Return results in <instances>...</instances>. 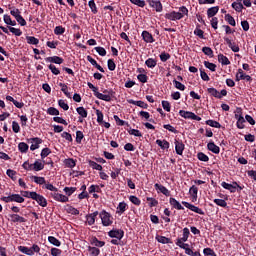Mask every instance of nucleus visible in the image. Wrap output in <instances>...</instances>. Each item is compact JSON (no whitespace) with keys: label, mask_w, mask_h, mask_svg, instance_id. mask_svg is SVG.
<instances>
[{"label":"nucleus","mask_w":256,"mask_h":256,"mask_svg":"<svg viewBox=\"0 0 256 256\" xmlns=\"http://www.w3.org/2000/svg\"><path fill=\"white\" fill-rule=\"evenodd\" d=\"M99 217L104 227H111L113 225V216L109 212L103 210L99 213Z\"/></svg>","instance_id":"nucleus-1"},{"label":"nucleus","mask_w":256,"mask_h":256,"mask_svg":"<svg viewBox=\"0 0 256 256\" xmlns=\"http://www.w3.org/2000/svg\"><path fill=\"white\" fill-rule=\"evenodd\" d=\"M221 187H223V189H226L227 191H230V193H235L236 191H243V189L245 188V186H241L235 181L232 182V184L222 182Z\"/></svg>","instance_id":"nucleus-2"},{"label":"nucleus","mask_w":256,"mask_h":256,"mask_svg":"<svg viewBox=\"0 0 256 256\" xmlns=\"http://www.w3.org/2000/svg\"><path fill=\"white\" fill-rule=\"evenodd\" d=\"M1 31H3V33H6V35H9V31L10 33H13V35H15L16 37H21L23 35V32L21 31V29L19 28H15V27H5V26H0Z\"/></svg>","instance_id":"nucleus-3"},{"label":"nucleus","mask_w":256,"mask_h":256,"mask_svg":"<svg viewBox=\"0 0 256 256\" xmlns=\"http://www.w3.org/2000/svg\"><path fill=\"white\" fill-rule=\"evenodd\" d=\"M148 5L155 9L156 13H161L163 11V4L159 0H147Z\"/></svg>","instance_id":"nucleus-4"},{"label":"nucleus","mask_w":256,"mask_h":256,"mask_svg":"<svg viewBox=\"0 0 256 256\" xmlns=\"http://www.w3.org/2000/svg\"><path fill=\"white\" fill-rule=\"evenodd\" d=\"M109 237H111L112 239H119L121 240L122 237H124L125 232L123 230L120 229H112L108 232Z\"/></svg>","instance_id":"nucleus-5"},{"label":"nucleus","mask_w":256,"mask_h":256,"mask_svg":"<svg viewBox=\"0 0 256 256\" xmlns=\"http://www.w3.org/2000/svg\"><path fill=\"white\" fill-rule=\"evenodd\" d=\"M165 19H169V21H180V19H183V15L176 11H172L165 14Z\"/></svg>","instance_id":"nucleus-6"},{"label":"nucleus","mask_w":256,"mask_h":256,"mask_svg":"<svg viewBox=\"0 0 256 256\" xmlns=\"http://www.w3.org/2000/svg\"><path fill=\"white\" fill-rule=\"evenodd\" d=\"M182 204L187 208L190 209V211H193L194 213H198V215H205V212L203 210L193 204H190L189 202H182Z\"/></svg>","instance_id":"nucleus-7"},{"label":"nucleus","mask_w":256,"mask_h":256,"mask_svg":"<svg viewBox=\"0 0 256 256\" xmlns=\"http://www.w3.org/2000/svg\"><path fill=\"white\" fill-rule=\"evenodd\" d=\"M33 201L37 202L38 205H40V207H46L47 206V199L45 197H43V195H40L36 192V194H34V197L32 198Z\"/></svg>","instance_id":"nucleus-8"},{"label":"nucleus","mask_w":256,"mask_h":256,"mask_svg":"<svg viewBox=\"0 0 256 256\" xmlns=\"http://www.w3.org/2000/svg\"><path fill=\"white\" fill-rule=\"evenodd\" d=\"M174 145L177 155H183V151H185V144H183V141L175 139Z\"/></svg>","instance_id":"nucleus-9"},{"label":"nucleus","mask_w":256,"mask_h":256,"mask_svg":"<svg viewBox=\"0 0 256 256\" xmlns=\"http://www.w3.org/2000/svg\"><path fill=\"white\" fill-rule=\"evenodd\" d=\"M224 41L228 45V47L231 49V51H233V53H239L240 48H239V45H237V43L232 42L231 39L227 37H224Z\"/></svg>","instance_id":"nucleus-10"},{"label":"nucleus","mask_w":256,"mask_h":256,"mask_svg":"<svg viewBox=\"0 0 256 256\" xmlns=\"http://www.w3.org/2000/svg\"><path fill=\"white\" fill-rule=\"evenodd\" d=\"M11 223H26L27 219L19 214H9Z\"/></svg>","instance_id":"nucleus-11"},{"label":"nucleus","mask_w":256,"mask_h":256,"mask_svg":"<svg viewBox=\"0 0 256 256\" xmlns=\"http://www.w3.org/2000/svg\"><path fill=\"white\" fill-rule=\"evenodd\" d=\"M51 195H52L54 201H59L60 203H67L69 201V197H67L63 194L54 192Z\"/></svg>","instance_id":"nucleus-12"},{"label":"nucleus","mask_w":256,"mask_h":256,"mask_svg":"<svg viewBox=\"0 0 256 256\" xmlns=\"http://www.w3.org/2000/svg\"><path fill=\"white\" fill-rule=\"evenodd\" d=\"M97 215H99V211H95L91 214L86 215V224L87 225H95V219H97Z\"/></svg>","instance_id":"nucleus-13"},{"label":"nucleus","mask_w":256,"mask_h":256,"mask_svg":"<svg viewBox=\"0 0 256 256\" xmlns=\"http://www.w3.org/2000/svg\"><path fill=\"white\" fill-rule=\"evenodd\" d=\"M142 38L145 43H155V38H153V35L147 30L142 32Z\"/></svg>","instance_id":"nucleus-14"},{"label":"nucleus","mask_w":256,"mask_h":256,"mask_svg":"<svg viewBox=\"0 0 256 256\" xmlns=\"http://www.w3.org/2000/svg\"><path fill=\"white\" fill-rule=\"evenodd\" d=\"M46 63H55L56 65H61L63 63V58L59 56H50L45 58Z\"/></svg>","instance_id":"nucleus-15"},{"label":"nucleus","mask_w":256,"mask_h":256,"mask_svg":"<svg viewBox=\"0 0 256 256\" xmlns=\"http://www.w3.org/2000/svg\"><path fill=\"white\" fill-rule=\"evenodd\" d=\"M207 149L208 151H211L215 155H219V153L221 152V148H219V146H217L215 142H209L207 144Z\"/></svg>","instance_id":"nucleus-16"},{"label":"nucleus","mask_w":256,"mask_h":256,"mask_svg":"<svg viewBox=\"0 0 256 256\" xmlns=\"http://www.w3.org/2000/svg\"><path fill=\"white\" fill-rule=\"evenodd\" d=\"M156 191H160V193H162L163 195H165L166 197H169L171 195V192L169 191V189H167V187L161 185V184H155L154 185Z\"/></svg>","instance_id":"nucleus-17"},{"label":"nucleus","mask_w":256,"mask_h":256,"mask_svg":"<svg viewBox=\"0 0 256 256\" xmlns=\"http://www.w3.org/2000/svg\"><path fill=\"white\" fill-rule=\"evenodd\" d=\"M33 171H43L45 169V164L41 160H36L33 164Z\"/></svg>","instance_id":"nucleus-18"},{"label":"nucleus","mask_w":256,"mask_h":256,"mask_svg":"<svg viewBox=\"0 0 256 256\" xmlns=\"http://www.w3.org/2000/svg\"><path fill=\"white\" fill-rule=\"evenodd\" d=\"M169 203L174 209H177L178 211H181L184 209L181 203H179V201H177V199L175 198H170Z\"/></svg>","instance_id":"nucleus-19"},{"label":"nucleus","mask_w":256,"mask_h":256,"mask_svg":"<svg viewBox=\"0 0 256 256\" xmlns=\"http://www.w3.org/2000/svg\"><path fill=\"white\" fill-rule=\"evenodd\" d=\"M3 20H4V23L6 25H10V27H15V25H17V22L15 20H12L9 14H5L3 16Z\"/></svg>","instance_id":"nucleus-20"},{"label":"nucleus","mask_w":256,"mask_h":256,"mask_svg":"<svg viewBox=\"0 0 256 256\" xmlns=\"http://www.w3.org/2000/svg\"><path fill=\"white\" fill-rule=\"evenodd\" d=\"M128 103H130V105H137V107H141V109H147V107H149V105H147V103L139 100V101H135V100H128Z\"/></svg>","instance_id":"nucleus-21"},{"label":"nucleus","mask_w":256,"mask_h":256,"mask_svg":"<svg viewBox=\"0 0 256 256\" xmlns=\"http://www.w3.org/2000/svg\"><path fill=\"white\" fill-rule=\"evenodd\" d=\"M186 241H183V239L181 238H178L177 242H176V245L178 247H180V249H184L185 251V254L187 255V249H191L189 248V244L185 243Z\"/></svg>","instance_id":"nucleus-22"},{"label":"nucleus","mask_w":256,"mask_h":256,"mask_svg":"<svg viewBox=\"0 0 256 256\" xmlns=\"http://www.w3.org/2000/svg\"><path fill=\"white\" fill-rule=\"evenodd\" d=\"M12 203H25V198L21 196L20 194H10Z\"/></svg>","instance_id":"nucleus-23"},{"label":"nucleus","mask_w":256,"mask_h":256,"mask_svg":"<svg viewBox=\"0 0 256 256\" xmlns=\"http://www.w3.org/2000/svg\"><path fill=\"white\" fill-rule=\"evenodd\" d=\"M32 141L34 144L30 146L31 151H35V149H39V145L43 143V140H41V138H33Z\"/></svg>","instance_id":"nucleus-24"},{"label":"nucleus","mask_w":256,"mask_h":256,"mask_svg":"<svg viewBox=\"0 0 256 256\" xmlns=\"http://www.w3.org/2000/svg\"><path fill=\"white\" fill-rule=\"evenodd\" d=\"M18 250L21 252V253H24V255H28V256H33V250L29 247H26V246H19L18 247Z\"/></svg>","instance_id":"nucleus-25"},{"label":"nucleus","mask_w":256,"mask_h":256,"mask_svg":"<svg viewBox=\"0 0 256 256\" xmlns=\"http://www.w3.org/2000/svg\"><path fill=\"white\" fill-rule=\"evenodd\" d=\"M94 96L97 97V99H101V101H111V95L103 94L101 92H96V95Z\"/></svg>","instance_id":"nucleus-26"},{"label":"nucleus","mask_w":256,"mask_h":256,"mask_svg":"<svg viewBox=\"0 0 256 256\" xmlns=\"http://www.w3.org/2000/svg\"><path fill=\"white\" fill-rule=\"evenodd\" d=\"M218 61L222 65H231V61H229V58H227V56H225L223 54L218 55Z\"/></svg>","instance_id":"nucleus-27"},{"label":"nucleus","mask_w":256,"mask_h":256,"mask_svg":"<svg viewBox=\"0 0 256 256\" xmlns=\"http://www.w3.org/2000/svg\"><path fill=\"white\" fill-rule=\"evenodd\" d=\"M145 65L148 67V69H154V67H157V60L153 58H148L145 61Z\"/></svg>","instance_id":"nucleus-28"},{"label":"nucleus","mask_w":256,"mask_h":256,"mask_svg":"<svg viewBox=\"0 0 256 256\" xmlns=\"http://www.w3.org/2000/svg\"><path fill=\"white\" fill-rule=\"evenodd\" d=\"M180 117H183L184 119H193V112L185 111V110H180L179 111Z\"/></svg>","instance_id":"nucleus-29"},{"label":"nucleus","mask_w":256,"mask_h":256,"mask_svg":"<svg viewBox=\"0 0 256 256\" xmlns=\"http://www.w3.org/2000/svg\"><path fill=\"white\" fill-rule=\"evenodd\" d=\"M216 13H219V6H214L207 10V15L209 18L215 17Z\"/></svg>","instance_id":"nucleus-30"},{"label":"nucleus","mask_w":256,"mask_h":256,"mask_svg":"<svg viewBox=\"0 0 256 256\" xmlns=\"http://www.w3.org/2000/svg\"><path fill=\"white\" fill-rule=\"evenodd\" d=\"M207 92L209 93V95H212V97H215L216 99H221V93H219V91H217V89L208 88Z\"/></svg>","instance_id":"nucleus-31"},{"label":"nucleus","mask_w":256,"mask_h":256,"mask_svg":"<svg viewBox=\"0 0 256 256\" xmlns=\"http://www.w3.org/2000/svg\"><path fill=\"white\" fill-rule=\"evenodd\" d=\"M189 193H190L191 197L195 201H197V193H199V188H197V186L193 185L192 187H190Z\"/></svg>","instance_id":"nucleus-32"},{"label":"nucleus","mask_w":256,"mask_h":256,"mask_svg":"<svg viewBox=\"0 0 256 256\" xmlns=\"http://www.w3.org/2000/svg\"><path fill=\"white\" fill-rule=\"evenodd\" d=\"M238 75H240V79H242V81L249 82L253 80L250 75H247L243 72V69H238Z\"/></svg>","instance_id":"nucleus-33"},{"label":"nucleus","mask_w":256,"mask_h":256,"mask_svg":"<svg viewBox=\"0 0 256 256\" xmlns=\"http://www.w3.org/2000/svg\"><path fill=\"white\" fill-rule=\"evenodd\" d=\"M156 145L161 149H169V142L167 140H156Z\"/></svg>","instance_id":"nucleus-34"},{"label":"nucleus","mask_w":256,"mask_h":256,"mask_svg":"<svg viewBox=\"0 0 256 256\" xmlns=\"http://www.w3.org/2000/svg\"><path fill=\"white\" fill-rule=\"evenodd\" d=\"M156 241H158V243H162V245H167L169 243H171V239L165 237V236H156Z\"/></svg>","instance_id":"nucleus-35"},{"label":"nucleus","mask_w":256,"mask_h":256,"mask_svg":"<svg viewBox=\"0 0 256 256\" xmlns=\"http://www.w3.org/2000/svg\"><path fill=\"white\" fill-rule=\"evenodd\" d=\"M31 179L36 183L37 185H45V177H39V176H31Z\"/></svg>","instance_id":"nucleus-36"},{"label":"nucleus","mask_w":256,"mask_h":256,"mask_svg":"<svg viewBox=\"0 0 256 256\" xmlns=\"http://www.w3.org/2000/svg\"><path fill=\"white\" fill-rule=\"evenodd\" d=\"M18 149L20 153H27V151H29V145L25 142H20L18 144Z\"/></svg>","instance_id":"nucleus-37"},{"label":"nucleus","mask_w":256,"mask_h":256,"mask_svg":"<svg viewBox=\"0 0 256 256\" xmlns=\"http://www.w3.org/2000/svg\"><path fill=\"white\" fill-rule=\"evenodd\" d=\"M48 241L49 243H51V245H54L55 247H61V241L55 238V236H49Z\"/></svg>","instance_id":"nucleus-38"},{"label":"nucleus","mask_w":256,"mask_h":256,"mask_svg":"<svg viewBox=\"0 0 256 256\" xmlns=\"http://www.w3.org/2000/svg\"><path fill=\"white\" fill-rule=\"evenodd\" d=\"M124 211H127V203L120 202L117 207V213H119L120 215H123Z\"/></svg>","instance_id":"nucleus-39"},{"label":"nucleus","mask_w":256,"mask_h":256,"mask_svg":"<svg viewBox=\"0 0 256 256\" xmlns=\"http://www.w3.org/2000/svg\"><path fill=\"white\" fill-rule=\"evenodd\" d=\"M26 41L28 45H39V39L35 38V36H27Z\"/></svg>","instance_id":"nucleus-40"},{"label":"nucleus","mask_w":256,"mask_h":256,"mask_svg":"<svg viewBox=\"0 0 256 256\" xmlns=\"http://www.w3.org/2000/svg\"><path fill=\"white\" fill-rule=\"evenodd\" d=\"M59 87H61V91L68 97V99H71V93H69V88L67 87V84L60 83Z\"/></svg>","instance_id":"nucleus-41"},{"label":"nucleus","mask_w":256,"mask_h":256,"mask_svg":"<svg viewBox=\"0 0 256 256\" xmlns=\"http://www.w3.org/2000/svg\"><path fill=\"white\" fill-rule=\"evenodd\" d=\"M232 8H234L237 11V13H241L243 9H245V7L243 6V3H239V2H233Z\"/></svg>","instance_id":"nucleus-42"},{"label":"nucleus","mask_w":256,"mask_h":256,"mask_svg":"<svg viewBox=\"0 0 256 256\" xmlns=\"http://www.w3.org/2000/svg\"><path fill=\"white\" fill-rule=\"evenodd\" d=\"M88 251L91 256H99V254L101 253V250H99V248L91 246L88 247Z\"/></svg>","instance_id":"nucleus-43"},{"label":"nucleus","mask_w":256,"mask_h":256,"mask_svg":"<svg viewBox=\"0 0 256 256\" xmlns=\"http://www.w3.org/2000/svg\"><path fill=\"white\" fill-rule=\"evenodd\" d=\"M78 115H80V117H82V119H86L88 113H87V110L83 107H78L76 109Z\"/></svg>","instance_id":"nucleus-44"},{"label":"nucleus","mask_w":256,"mask_h":256,"mask_svg":"<svg viewBox=\"0 0 256 256\" xmlns=\"http://www.w3.org/2000/svg\"><path fill=\"white\" fill-rule=\"evenodd\" d=\"M206 125L210 127H215V129H221V124L215 120H207Z\"/></svg>","instance_id":"nucleus-45"},{"label":"nucleus","mask_w":256,"mask_h":256,"mask_svg":"<svg viewBox=\"0 0 256 256\" xmlns=\"http://www.w3.org/2000/svg\"><path fill=\"white\" fill-rule=\"evenodd\" d=\"M76 191H77L76 187H65L64 188V193H66V195L68 197H71Z\"/></svg>","instance_id":"nucleus-46"},{"label":"nucleus","mask_w":256,"mask_h":256,"mask_svg":"<svg viewBox=\"0 0 256 256\" xmlns=\"http://www.w3.org/2000/svg\"><path fill=\"white\" fill-rule=\"evenodd\" d=\"M225 21H227V23H229V25H231L232 27H235V25H236L235 18H233V16H231V14L225 15Z\"/></svg>","instance_id":"nucleus-47"},{"label":"nucleus","mask_w":256,"mask_h":256,"mask_svg":"<svg viewBox=\"0 0 256 256\" xmlns=\"http://www.w3.org/2000/svg\"><path fill=\"white\" fill-rule=\"evenodd\" d=\"M88 5H89V7H90L92 13H93L94 15H97L98 10H97V4H95V0H90V1L88 2Z\"/></svg>","instance_id":"nucleus-48"},{"label":"nucleus","mask_w":256,"mask_h":256,"mask_svg":"<svg viewBox=\"0 0 256 256\" xmlns=\"http://www.w3.org/2000/svg\"><path fill=\"white\" fill-rule=\"evenodd\" d=\"M89 165L96 171H103V166H101V164H97L95 161H89Z\"/></svg>","instance_id":"nucleus-49"},{"label":"nucleus","mask_w":256,"mask_h":256,"mask_svg":"<svg viewBox=\"0 0 256 256\" xmlns=\"http://www.w3.org/2000/svg\"><path fill=\"white\" fill-rule=\"evenodd\" d=\"M204 66L206 67V69H209L210 71H216L217 69V65L209 61H204Z\"/></svg>","instance_id":"nucleus-50"},{"label":"nucleus","mask_w":256,"mask_h":256,"mask_svg":"<svg viewBox=\"0 0 256 256\" xmlns=\"http://www.w3.org/2000/svg\"><path fill=\"white\" fill-rule=\"evenodd\" d=\"M245 118L244 117H239L237 122H236V127H238V129H245Z\"/></svg>","instance_id":"nucleus-51"},{"label":"nucleus","mask_w":256,"mask_h":256,"mask_svg":"<svg viewBox=\"0 0 256 256\" xmlns=\"http://www.w3.org/2000/svg\"><path fill=\"white\" fill-rule=\"evenodd\" d=\"M6 175H8L10 177V179H12V181H16L17 180V172L15 170H11V169H8L6 171Z\"/></svg>","instance_id":"nucleus-52"},{"label":"nucleus","mask_w":256,"mask_h":256,"mask_svg":"<svg viewBox=\"0 0 256 256\" xmlns=\"http://www.w3.org/2000/svg\"><path fill=\"white\" fill-rule=\"evenodd\" d=\"M202 53H204V55H207L208 57H213V49H211V47H203Z\"/></svg>","instance_id":"nucleus-53"},{"label":"nucleus","mask_w":256,"mask_h":256,"mask_svg":"<svg viewBox=\"0 0 256 256\" xmlns=\"http://www.w3.org/2000/svg\"><path fill=\"white\" fill-rule=\"evenodd\" d=\"M197 157H198L199 161H203L204 163H207V161H209V156H207V154H205L203 152H199L197 154Z\"/></svg>","instance_id":"nucleus-54"},{"label":"nucleus","mask_w":256,"mask_h":256,"mask_svg":"<svg viewBox=\"0 0 256 256\" xmlns=\"http://www.w3.org/2000/svg\"><path fill=\"white\" fill-rule=\"evenodd\" d=\"M169 59H171V54L166 52H162L160 54V60L162 61V63H166V61H169Z\"/></svg>","instance_id":"nucleus-55"},{"label":"nucleus","mask_w":256,"mask_h":256,"mask_svg":"<svg viewBox=\"0 0 256 256\" xmlns=\"http://www.w3.org/2000/svg\"><path fill=\"white\" fill-rule=\"evenodd\" d=\"M58 105H59V107H61V109H63L64 111H69V104H67V103L65 102V100H63V99L58 100Z\"/></svg>","instance_id":"nucleus-56"},{"label":"nucleus","mask_w":256,"mask_h":256,"mask_svg":"<svg viewBox=\"0 0 256 256\" xmlns=\"http://www.w3.org/2000/svg\"><path fill=\"white\" fill-rule=\"evenodd\" d=\"M67 213H70V215H79V211L77 210V208L73 207V206H67L66 208Z\"/></svg>","instance_id":"nucleus-57"},{"label":"nucleus","mask_w":256,"mask_h":256,"mask_svg":"<svg viewBox=\"0 0 256 256\" xmlns=\"http://www.w3.org/2000/svg\"><path fill=\"white\" fill-rule=\"evenodd\" d=\"M92 245H94L95 247H105V242L104 241H100L97 238H93L92 239Z\"/></svg>","instance_id":"nucleus-58"},{"label":"nucleus","mask_w":256,"mask_h":256,"mask_svg":"<svg viewBox=\"0 0 256 256\" xmlns=\"http://www.w3.org/2000/svg\"><path fill=\"white\" fill-rule=\"evenodd\" d=\"M189 235H191V232L189 231V228L183 229V236L180 238L182 241H188Z\"/></svg>","instance_id":"nucleus-59"},{"label":"nucleus","mask_w":256,"mask_h":256,"mask_svg":"<svg viewBox=\"0 0 256 256\" xmlns=\"http://www.w3.org/2000/svg\"><path fill=\"white\" fill-rule=\"evenodd\" d=\"M129 201L133 203V205H137V206L141 205V200L137 196H133V195L130 196Z\"/></svg>","instance_id":"nucleus-60"},{"label":"nucleus","mask_w":256,"mask_h":256,"mask_svg":"<svg viewBox=\"0 0 256 256\" xmlns=\"http://www.w3.org/2000/svg\"><path fill=\"white\" fill-rule=\"evenodd\" d=\"M10 14L12 15V17H14V19H17L21 15V10H19L18 8H13L10 11Z\"/></svg>","instance_id":"nucleus-61"},{"label":"nucleus","mask_w":256,"mask_h":256,"mask_svg":"<svg viewBox=\"0 0 256 256\" xmlns=\"http://www.w3.org/2000/svg\"><path fill=\"white\" fill-rule=\"evenodd\" d=\"M203 253H204V255H206V256H217V254L215 253V251H214L213 249H211V248H205V249L203 250Z\"/></svg>","instance_id":"nucleus-62"},{"label":"nucleus","mask_w":256,"mask_h":256,"mask_svg":"<svg viewBox=\"0 0 256 256\" xmlns=\"http://www.w3.org/2000/svg\"><path fill=\"white\" fill-rule=\"evenodd\" d=\"M214 203L218 205V207H227V202L223 199H214Z\"/></svg>","instance_id":"nucleus-63"},{"label":"nucleus","mask_w":256,"mask_h":256,"mask_svg":"<svg viewBox=\"0 0 256 256\" xmlns=\"http://www.w3.org/2000/svg\"><path fill=\"white\" fill-rule=\"evenodd\" d=\"M54 33L55 35H63V33H65V28H63V26H56Z\"/></svg>","instance_id":"nucleus-64"}]
</instances>
